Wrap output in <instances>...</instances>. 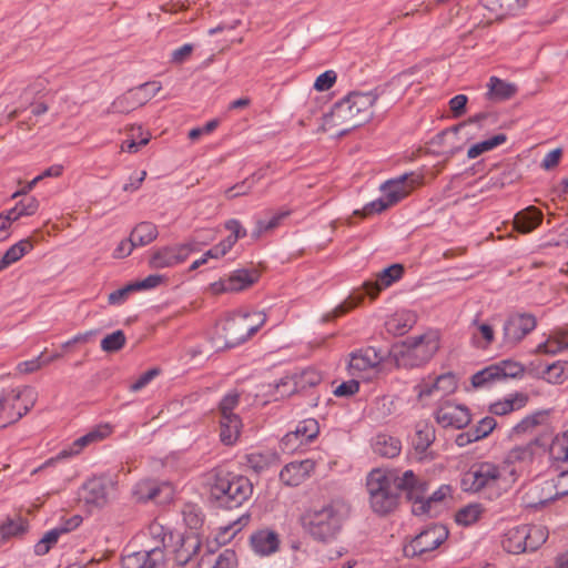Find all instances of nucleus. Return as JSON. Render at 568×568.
Segmentation results:
<instances>
[{
    "label": "nucleus",
    "mask_w": 568,
    "mask_h": 568,
    "mask_svg": "<svg viewBox=\"0 0 568 568\" xmlns=\"http://www.w3.org/2000/svg\"><path fill=\"white\" fill-rule=\"evenodd\" d=\"M358 125L372 116V108L378 99L377 91L352 92L346 95Z\"/></svg>",
    "instance_id": "28"
},
{
    "label": "nucleus",
    "mask_w": 568,
    "mask_h": 568,
    "mask_svg": "<svg viewBox=\"0 0 568 568\" xmlns=\"http://www.w3.org/2000/svg\"><path fill=\"white\" fill-rule=\"evenodd\" d=\"M372 448L375 454L386 457L394 458L402 452V443L398 438L388 434H377L372 440Z\"/></svg>",
    "instance_id": "37"
},
{
    "label": "nucleus",
    "mask_w": 568,
    "mask_h": 568,
    "mask_svg": "<svg viewBox=\"0 0 568 568\" xmlns=\"http://www.w3.org/2000/svg\"><path fill=\"white\" fill-rule=\"evenodd\" d=\"M250 521V515L244 514L236 520L230 523L226 526L220 527L217 540L220 542H227L236 536Z\"/></svg>",
    "instance_id": "55"
},
{
    "label": "nucleus",
    "mask_w": 568,
    "mask_h": 568,
    "mask_svg": "<svg viewBox=\"0 0 568 568\" xmlns=\"http://www.w3.org/2000/svg\"><path fill=\"white\" fill-rule=\"evenodd\" d=\"M547 453V442L537 437L527 444L516 445L504 456L501 464L506 471H510L514 484L525 474L534 463H540Z\"/></svg>",
    "instance_id": "8"
},
{
    "label": "nucleus",
    "mask_w": 568,
    "mask_h": 568,
    "mask_svg": "<svg viewBox=\"0 0 568 568\" xmlns=\"http://www.w3.org/2000/svg\"><path fill=\"white\" fill-rule=\"evenodd\" d=\"M537 321L531 314H515L504 324V338L506 344L515 345L527 334L535 329Z\"/></svg>",
    "instance_id": "23"
},
{
    "label": "nucleus",
    "mask_w": 568,
    "mask_h": 568,
    "mask_svg": "<svg viewBox=\"0 0 568 568\" xmlns=\"http://www.w3.org/2000/svg\"><path fill=\"white\" fill-rule=\"evenodd\" d=\"M549 531L544 525H519L507 529L501 538L503 548L514 555L535 551L548 539Z\"/></svg>",
    "instance_id": "9"
},
{
    "label": "nucleus",
    "mask_w": 568,
    "mask_h": 568,
    "mask_svg": "<svg viewBox=\"0 0 568 568\" xmlns=\"http://www.w3.org/2000/svg\"><path fill=\"white\" fill-rule=\"evenodd\" d=\"M404 275V267L402 264H392L388 267L384 268L377 274L375 282H365L363 288L365 294L371 296L372 298L376 297L378 293L397 281H399Z\"/></svg>",
    "instance_id": "27"
},
{
    "label": "nucleus",
    "mask_w": 568,
    "mask_h": 568,
    "mask_svg": "<svg viewBox=\"0 0 568 568\" xmlns=\"http://www.w3.org/2000/svg\"><path fill=\"white\" fill-rule=\"evenodd\" d=\"M497 422L494 417L486 416L480 419L476 426L466 435L462 434L457 437L456 442L459 446L465 445V443L477 442L480 440L493 433L496 428Z\"/></svg>",
    "instance_id": "39"
},
{
    "label": "nucleus",
    "mask_w": 568,
    "mask_h": 568,
    "mask_svg": "<svg viewBox=\"0 0 568 568\" xmlns=\"http://www.w3.org/2000/svg\"><path fill=\"white\" fill-rule=\"evenodd\" d=\"M315 469L312 459L295 460L286 464L280 471V480L291 487L304 483Z\"/></svg>",
    "instance_id": "26"
},
{
    "label": "nucleus",
    "mask_w": 568,
    "mask_h": 568,
    "mask_svg": "<svg viewBox=\"0 0 568 568\" xmlns=\"http://www.w3.org/2000/svg\"><path fill=\"white\" fill-rule=\"evenodd\" d=\"M28 523L21 517L8 519L0 526V546L11 538L21 537L28 531Z\"/></svg>",
    "instance_id": "44"
},
{
    "label": "nucleus",
    "mask_w": 568,
    "mask_h": 568,
    "mask_svg": "<svg viewBox=\"0 0 568 568\" xmlns=\"http://www.w3.org/2000/svg\"><path fill=\"white\" fill-rule=\"evenodd\" d=\"M257 273L248 270H236L227 276L211 283L206 291L212 295L236 293L252 286L257 281Z\"/></svg>",
    "instance_id": "16"
},
{
    "label": "nucleus",
    "mask_w": 568,
    "mask_h": 568,
    "mask_svg": "<svg viewBox=\"0 0 568 568\" xmlns=\"http://www.w3.org/2000/svg\"><path fill=\"white\" fill-rule=\"evenodd\" d=\"M568 348V327L567 328H557L551 332L548 338L538 344L535 353L537 354H546V355H556L559 352Z\"/></svg>",
    "instance_id": "35"
},
{
    "label": "nucleus",
    "mask_w": 568,
    "mask_h": 568,
    "mask_svg": "<svg viewBox=\"0 0 568 568\" xmlns=\"http://www.w3.org/2000/svg\"><path fill=\"white\" fill-rule=\"evenodd\" d=\"M113 432L109 423L92 427L87 434L73 440L69 446L60 450L55 457L57 460L72 458L80 455L88 446L97 444L108 438Z\"/></svg>",
    "instance_id": "18"
},
{
    "label": "nucleus",
    "mask_w": 568,
    "mask_h": 568,
    "mask_svg": "<svg viewBox=\"0 0 568 568\" xmlns=\"http://www.w3.org/2000/svg\"><path fill=\"white\" fill-rule=\"evenodd\" d=\"M182 515L185 525L192 530H196L203 525V514L197 505H184Z\"/></svg>",
    "instance_id": "60"
},
{
    "label": "nucleus",
    "mask_w": 568,
    "mask_h": 568,
    "mask_svg": "<svg viewBox=\"0 0 568 568\" xmlns=\"http://www.w3.org/2000/svg\"><path fill=\"white\" fill-rule=\"evenodd\" d=\"M448 536L446 526L429 525L404 544V555L407 558H428L447 540Z\"/></svg>",
    "instance_id": "11"
},
{
    "label": "nucleus",
    "mask_w": 568,
    "mask_h": 568,
    "mask_svg": "<svg viewBox=\"0 0 568 568\" xmlns=\"http://www.w3.org/2000/svg\"><path fill=\"white\" fill-rule=\"evenodd\" d=\"M470 339L473 345L486 349L495 339V329L487 321L475 318L469 325Z\"/></svg>",
    "instance_id": "33"
},
{
    "label": "nucleus",
    "mask_w": 568,
    "mask_h": 568,
    "mask_svg": "<svg viewBox=\"0 0 568 568\" xmlns=\"http://www.w3.org/2000/svg\"><path fill=\"white\" fill-rule=\"evenodd\" d=\"M239 561L234 550L225 549L215 556V568H237Z\"/></svg>",
    "instance_id": "64"
},
{
    "label": "nucleus",
    "mask_w": 568,
    "mask_h": 568,
    "mask_svg": "<svg viewBox=\"0 0 568 568\" xmlns=\"http://www.w3.org/2000/svg\"><path fill=\"white\" fill-rule=\"evenodd\" d=\"M457 379L454 374L429 375L423 378L415 387L419 399L439 398L454 393Z\"/></svg>",
    "instance_id": "15"
},
{
    "label": "nucleus",
    "mask_w": 568,
    "mask_h": 568,
    "mask_svg": "<svg viewBox=\"0 0 568 568\" xmlns=\"http://www.w3.org/2000/svg\"><path fill=\"white\" fill-rule=\"evenodd\" d=\"M40 207L39 201L34 196L24 197L16 203V205L9 210H6L11 221L14 223L21 217L34 215Z\"/></svg>",
    "instance_id": "43"
},
{
    "label": "nucleus",
    "mask_w": 568,
    "mask_h": 568,
    "mask_svg": "<svg viewBox=\"0 0 568 568\" xmlns=\"http://www.w3.org/2000/svg\"><path fill=\"white\" fill-rule=\"evenodd\" d=\"M69 531V528H52L48 530L42 538L34 545V554L38 556L47 555L58 542L60 536Z\"/></svg>",
    "instance_id": "52"
},
{
    "label": "nucleus",
    "mask_w": 568,
    "mask_h": 568,
    "mask_svg": "<svg viewBox=\"0 0 568 568\" xmlns=\"http://www.w3.org/2000/svg\"><path fill=\"white\" fill-rule=\"evenodd\" d=\"M382 359V355L373 347L354 352L348 361V374L362 382H371L379 376Z\"/></svg>",
    "instance_id": "12"
},
{
    "label": "nucleus",
    "mask_w": 568,
    "mask_h": 568,
    "mask_svg": "<svg viewBox=\"0 0 568 568\" xmlns=\"http://www.w3.org/2000/svg\"><path fill=\"white\" fill-rule=\"evenodd\" d=\"M493 10L499 16H513L526 8L528 0H489Z\"/></svg>",
    "instance_id": "57"
},
{
    "label": "nucleus",
    "mask_w": 568,
    "mask_h": 568,
    "mask_svg": "<svg viewBox=\"0 0 568 568\" xmlns=\"http://www.w3.org/2000/svg\"><path fill=\"white\" fill-rule=\"evenodd\" d=\"M528 395L525 393H513L496 400L489 406V412L494 415L504 416L511 412L524 408L528 403Z\"/></svg>",
    "instance_id": "34"
},
{
    "label": "nucleus",
    "mask_w": 568,
    "mask_h": 568,
    "mask_svg": "<svg viewBox=\"0 0 568 568\" xmlns=\"http://www.w3.org/2000/svg\"><path fill=\"white\" fill-rule=\"evenodd\" d=\"M248 339L237 312L217 324L213 336L215 347H235Z\"/></svg>",
    "instance_id": "14"
},
{
    "label": "nucleus",
    "mask_w": 568,
    "mask_h": 568,
    "mask_svg": "<svg viewBox=\"0 0 568 568\" xmlns=\"http://www.w3.org/2000/svg\"><path fill=\"white\" fill-rule=\"evenodd\" d=\"M246 462L250 468L261 471L276 462V454L273 452H252L247 454Z\"/></svg>",
    "instance_id": "54"
},
{
    "label": "nucleus",
    "mask_w": 568,
    "mask_h": 568,
    "mask_svg": "<svg viewBox=\"0 0 568 568\" xmlns=\"http://www.w3.org/2000/svg\"><path fill=\"white\" fill-rule=\"evenodd\" d=\"M539 376L549 384H562L568 379V362L556 361L547 365Z\"/></svg>",
    "instance_id": "45"
},
{
    "label": "nucleus",
    "mask_w": 568,
    "mask_h": 568,
    "mask_svg": "<svg viewBox=\"0 0 568 568\" xmlns=\"http://www.w3.org/2000/svg\"><path fill=\"white\" fill-rule=\"evenodd\" d=\"M318 433L320 426L316 419H304L296 425L294 430L288 432L282 438V446L284 449L293 452L312 442Z\"/></svg>",
    "instance_id": "20"
},
{
    "label": "nucleus",
    "mask_w": 568,
    "mask_h": 568,
    "mask_svg": "<svg viewBox=\"0 0 568 568\" xmlns=\"http://www.w3.org/2000/svg\"><path fill=\"white\" fill-rule=\"evenodd\" d=\"M164 550L159 545L128 552L122 557L123 568H164Z\"/></svg>",
    "instance_id": "19"
},
{
    "label": "nucleus",
    "mask_w": 568,
    "mask_h": 568,
    "mask_svg": "<svg viewBox=\"0 0 568 568\" xmlns=\"http://www.w3.org/2000/svg\"><path fill=\"white\" fill-rule=\"evenodd\" d=\"M542 221V212L535 206L518 212L514 217V227L520 233H530Z\"/></svg>",
    "instance_id": "38"
},
{
    "label": "nucleus",
    "mask_w": 568,
    "mask_h": 568,
    "mask_svg": "<svg viewBox=\"0 0 568 568\" xmlns=\"http://www.w3.org/2000/svg\"><path fill=\"white\" fill-rule=\"evenodd\" d=\"M158 235V227L153 223L142 222L132 230L130 237L136 246H145L153 242Z\"/></svg>",
    "instance_id": "50"
},
{
    "label": "nucleus",
    "mask_w": 568,
    "mask_h": 568,
    "mask_svg": "<svg viewBox=\"0 0 568 568\" xmlns=\"http://www.w3.org/2000/svg\"><path fill=\"white\" fill-rule=\"evenodd\" d=\"M237 314L243 321V326L248 338L256 334L267 320L266 314L261 311H240Z\"/></svg>",
    "instance_id": "51"
},
{
    "label": "nucleus",
    "mask_w": 568,
    "mask_h": 568,
    "mask_svg": "<svg viewBox=\"0 0 568 568\" xmlns=\"http://www.w3.org/2000/svg\"><path fill=\"white\" fill-rule=\"evenodd\" d=\"M342 514L335 505H327L321 509H311L303 516L304 528L318 540L334 538L342 527Z\"/></svg>",
    "instance_id": "10"
},
{
    "label": "nucleus",
    "mask_w": 568,
    "mask_h": 568,
    "mask_svg": "<svg viewBox=\"0 0 568 568\" xmlns=\"http://www.w3.org/2000/svg\"><path fill=\"white\" fill-rule=\"evenodd\" d=\"M140 103H138V99L135 98L132 90L128 91L123 95L116 98L112 104L110 105L108 112L109 113H129L138 108H140Z\"/></svg>",
    "instance_id": "53"
},
{
    "label": "nucleus",
    "mask_w": 568,
    "mask_h": 568,
    "mask_svg": "<svg viewBox=\"0 0 568 568\" xmlns=\"http://www.w3.org/2000/svg\"><path fill=\"white\" fill-rule=\"evenodd\" d=\"M44 354H45V351H43L37 357L18 363L16 366V372L18 374L27 375V374H31V373L40 371L43 366H45L44 365Z\"/></svg>",
    "instance_id": "62"
},
{
    "label": "nucleus",
    "mask_w": 568,
    "mask_h": 568,
    "mask_svg": "<svg viewBox=\"0 0 568 568\" xmlns=\"http://www.w3.org/2000/svg\"><path fill=\"white\" fill-rule=\"evenodd\" d=\"M435 420L444 428L462 429L471 422V414L467 406L448 400L436 409Z\"/></svg>",
    "instance_id": "17"
},
{
    "label": "nucleus",
    "mask_w": 568,
    "mask_h": 568,
    "mask_svg": "<svg viewBox=\"0 0 568 568\" xmlns=\"http://www.w3.org/2000/svg\"><path fill=\"white\" fill-rule=\"evenodd\" d=\"M297 375L285 376L276 384V390L281 397H286L297 392Z\"/></svg>",
    "instance_id": "63"
},
{
    "label": "nucleus",
    "mask_w": 568,
    "mask_h": 568,
    "mask_svg": "<svg viewBox=\"0 0 568 568\" xmlns=\"http://www.w3.org/2000/svg\"><path fill=\"white\" fill-rule=\"evenodd\" d=\"M404 474L393 469L375 468L366 477V490L371 509L377 515H387L396 509L400 491H406L403 485Z\"/></svg>",
    "instance_id": "2"
},
{
    "label": "nucleus",
    "mask_w": 568,
    "mask_h": 568,
    "mask_svg": "<svg viewBox=\"0 0 568 568\" xmlns=\"http://www.w3.org/2000/svg\"><path fill=\"white\" fill-rule=\"evenodd\" d=\"M552 462L568 460V430L555 436L550 444L547 443V453Z\"/></svg>",
    "instance_id": "49"
},
{
    "label": "nucleus",
    "mask_w": 568,
    "mask_h": 568,
    "mask_svg": "<svg viewBox=\"0 0 568 568\" xmlns=\"http://www.w3.org/2000/svg\"><path fill=\"white\" fill-rule=\"evenodd\" d=\"M250 544L254 554L261 557H267L278 550L280 538L278 535L271 529H261L251 536Z\"/></svg>",
    "instance_id": "29"
},
{
    "label": "nucleus",
    "mask_w": 568,
    "mask_h": 568,
    "mask_svg": "<svg viewBox=\"0 0 568 568\" xmlns=\"http://www.w3.org/2000/svg\"><path fill=\"white\" fill-rule=\"evenodd\" d=\"M423 182V175L416 172L405 173L398 178L386 181L381 185L382 196L367 203L364 215L381 213L405 199Z\"/></svg>",
    "instance_id": "6"
},
{
    "label": "nucleus",
    "mask_w": 568,
    "mask_h": 568,
    "mask_svg": "<svg viewBox=\"0 0 568 568\" xmlns=\"http://www.w3.org/2000/svg\"><path fill=\"white\" fill-rule=\"evenodd\" d=\"M161 490L165 491V499H170L173 494V488L169 484L161 486L155 485L152 481H141L136 485L134 494L140 500L156 499Z\"/></svg>",
    "instance_id": "42"
},
{
    "label": "nucleus",
    "mask_w": 568,
    "mask_h": 568,
    "mask_svg": "<svg viewBox=\"0 0 568 568\" xmlns=\"http://www.w3.org/2000/svg\"><path fill=\"white\" fill-rule=\"evenodd\" d=\"M192 250L193 248L190 244L162 247L151 255L149 265L150 267L156 270L173 267L184 262L189 257Z\"/></svg>",
    "instance_id": "21"
},
{
    "label": "nucleus",
    "mask_w": 568,
    "mask_h": 568,
    "mask_svg": "<svg viewBox=\"0 0 568 568\" xmlns=\"http://www.w3.org/2000/svg\"><path fill=\"white\" fill-rule=\"evenodd\" d=\"M396 410L393 396L376 397L368 407V416L376 422H383Z\"/></svg>",
    "instance_id": "41"
},
{
    "label": "nucleus",
    "mask_w": 568,
    "mask_h": 568,
    "mask_svg": "<svg viewBox=\"0 0 568 568\" xmlns=\"http://www.w3.org/2000/svg\"><path fill=\"white\" fill-rule=\"evenodd\" d=\"M219 425L220 440L226 446L234 445L239 440L243 427L241 417L239 415L220 416Z\"/></svg>",
    "instance_id": "32"
},
{
    "label": "nucleus",
    "mask_w": 568,
    "mask_h": 568,
    "mask_svg": "<svg viewBox=\"0 0 568 568\" xmlns=\"http://www.w3.org/2000/svg\"><path fill=\"white\" fill-rule=\"evenodd\" d=\"M484 514V507L478 503L468 504L455 514L457 525L468 527L476 524Z\"/></svg>",
    "instance_id": "48"
},
{
    "label": "nucleus",
    "mask_w": 568,
    "mask_h": 568,
    "mask_svg": "<svg viewBox=\"0 0 568 568\" xmlns=\"http://www.w3.org/2000/svg\"><path fill=\"white\" fill-rule=\"evenodd\" d=\"M506 141V135L497 134L485 141L471 145L467 151L468 159H476L485 152L491 151Z\"/></svg>",
    "instance_id": "56"
},
{
    "label": "nucleus",
    "mask_w": 568,
    "mask_h": 568,
    "mask_svg": "<svg viewBox=\"0 0 568 568\" xmlns=\"http://www.w3.org/2000/svg\"><path fill=\"white\" fill-rule=\"evenodd\" d=\"M439 347V332L427 329L420 335L406 338L395 352V358L400 366H419L430 361Z\"/></svg>",
    "instance_id": "5"
},
{
    "label": "nucleus",
    "mask_w": 568,
    "mask_h": 568,
    "mask_svg": "<svg viewBox=\"0 0 568 568\" xmlns=\"http://www.w3.org/2000/svg\"><path fill=\"white\" fill-rule=\"evenodd\" d=\"M288 215L287 211H278L274 213L268 220H256V227L252 232V236L257 239L260 237L264 232L271 231L275 227H277L283 219H285Z\"/></svg>",
    "instance_id": "58"
},
{
    "label": "nucleus",
    "mask_w": 568,
    "mask_h": 568,
    "mask_svg": "<svg viewBox=\"0 0 568 568\" xmlns=\"http://www.w3.org/2000/svg\"><path fill=\"white\" fill-rule=\"evenodd\" d=\"M547 416L548 414L546 410H537L525 416L509 430L508 437L510 439H516L532 433L538 426L546 422Z\"/></svg>",
    "instance_id": "36"
},
{
    "label": "nucleus",
    "mask_w": 568,
    "mask_h": 568,
    "mask_svg": "<svg viewBox=\"0 0 568 568\" xmlns=\"http://www.w3.org/2000/svg\"><path fill=\"white\" fill-rule=\"evenodd\" d=\"M524 374V366L511 359L491 364L471 376L475 388L489 387L508 378H517Z\"/></svg>",
    "instance_id": "13"
},
{
    "label": "nucleus",
    "mask_w": 568,
    "mask_h": 568,
    "mask_svg": "<svg viewBox=\"0 0 568 568\" xmlns=\"http://www.w3.org/2000/svg\"><path fill=\"white\" fill-rule=\"evenodd\" d=\"M80 500L89 510L104 507L109 501V485L103 478L89 479L81 487Z\"/></svg>",
    "instance_id": "22"
},
{
    "label": "nucleus",
    "mask_w": 568,
    "mask_h": 568,
    "mask_svg": "<svg viewBox=\"0 0 568 568\" xmlns=\"http://www.w3.org/2000/svg\"><path fill=\"white\" fill-rule=\"evenodd\" d=\"M206 486L212 499L223 507L243 505L253 494L251 480L224 469H213L206 475Z\"/></svg>",
    "instance_id": "3"
},
{
    "label": "nucleus",
    "mask_w": 568,
    "mask_h": 568,
    "mask_svg": "<svg viewBox=\"0 0 568 568\" xmlns=\"http://www.w3.org/2000/svg\"><path fill=\"white\" fill-rule=\"evenodd\" d=\"M225 229L231 232V234L221 241L216 245V250L214 251L217 255H225L231 251V248L235 245V243L246 236V230L242 226L241 222L237 220H229L225 223Z\"/></svg>",
    "instance_id": "40"
},
{
    "label": "nucleus",
    "mask_w": 568,
    "mask_h": 568,
    "mask_svg": "<svg viewBox=\"0 0 568 568\" xmlns=\"http://www.w3.org/2000/svg\"><path fill=\"white\" fill-rule=\"evenodd\" d=\"M161 89L162 85L160 82L151 81L132 89V91L135 98L138 99V103H140V105L142 106L146 102H149L153 97H155Z\"/></svg>",
    "instance_id": "59"
},
{
    "label": "nucleus",
    "mask_w": 568,
    "mask_h": 568,
    "mask_svg": "<svg viewBox=\"0 0 568 568\" xmlns=\"http://www.w3.org/2000/svg\"><path fill=\"white\" fill-rule=\"evenodd\" d=\"M406 494L412 501V511L416 516L436 517L447 508L453 499V488L440 485L433 494L426 496L427 483L416 477L413 470L404 471Z\"/></svg>",
    "instance_id": "4"
},
{
    "label": "nucleus",
    "mask_w": 568,
    "mask_h": 568,
    "mask_svg": "<svg viewBox=\"0 0 568 568\" xmlns=\"http://www.w3.org/2000/svg\"><path fill=\"white\" fill-rule=\"evenodd\" d=\"M38 394L31 386L8 388L0 394V429L20 420L36 404Z\"/></svg>",
    "instance_id": "7"
},
{
    "label": "nucleus",
    "mask_w": 568,
    "mask_h": 568,
    "mask_svg": "<svg viewBox=\"0 0 568 568\" xmlns=\"http://www.w3.org/2000/svg\"><path fill=\"white\" fill-rule=\"evenodd\" d=\"M32 243L29 240H21L16 244L11 245L3 256L0 258V271L7 268L11 264L18 262L28 252L32 250Z\"/></svg>",
    "instance_id": "47"
},
{
    "label": "nucleus",
    "mask_w": 568,
    "mask_h": 568,
    "mask_svg": "<svg viewBox=\"0 0 568 568\" xmlns=\"http://www.w3.org/2000/svg\"><path fill=\"white\" fill-rule=\"evenodd\" d=\"M487 88L489 97L496 100L510 99L517 92L516 84L506 82L497 77L489 78Z\"/></svg>",
    "instance_id": "46"
},
{
    "label": "nucleus",
    "mask_w": 568,
    "mask_h": 568,
    "mask_svg": "<svg viewBox=\"0 0 568 568\" xmlns=\"http://www.w3.org/2000/svg\"><path fill=\"white\" fill-rule=\"evenodd\" d=\"M125 341L126 338L124 333L119 329L106 335L101 341V348L108 353L118 352L125 345Z\"/></svg>",
    "instance_id": "61"
},
{
    "label": "nucleus",
    "mask_w": 568,
    "mask_h": 568,
    "mask_svg": "<svg viewBox=\"0 0 568 568\" xmlns=\"http://www.w3.org/2000/svg\"><path fill=\"white\" fill-rule=\"evenodd\" d=\"M324 125L328 128H335L339 125H348L349 128H355L358 125V121L352 113V108L349 106L346 97L336 102L332 111L325 115Z\"/></svg>",
    "instance_id": "30"
},
{
    "label": "nucleus",
    "mask_w": 568,
    "mask_h": 568,
    "mask_svg": "<svg viewBox=\"0 0 568 568\" xmlns=\"http://www.w3.org/2000/svg\"><path fill=\"white\" fill-rule=\"evenodd\" d=\"M416 322L417 316L413 311L398 310L387 317L385 327L387 332L393 335H404L416 324Z\"/></svg>",
    "instance_id": "31"
},
{
    "label": "nucleus",
    "mask_w": 568,
    "mask_h": 568,
    "mask_svg": "<svg viewBox=\"0 0 568 568\" xmlns=\"http://www.w3.org/2000/svg\"><path fill=\"white\" fill-rule=\"evenodd\" d=\"M501 462H480L474 464L462 478L465 491L479 493L489 499H496L515 485Z\"/></svg>",
    "instance_id": "1"
},
{
    "label": "nucleus",
    "mask_w": 568,
    "mask_h": 568,
    "mask_svg": "<svg viewBox=\"0 0 568 568\" xmlns=\"http://www.w3.org/2000/svg\"><path fill=\"white\" fill-rule=\"evenodd\" d=\"M435 438V428L429 420L423 419L415 424L412 445L419 460L434 458V455L428 453V448L434 443Z\"/></svg>",
    "instance_id": "24"
},
{
    "label": "nucleus",
    "mask_w": 568,
    "mask_h": 568,
    "mask_svg": "<svg viewBox=\"0 0 568 568\" xmlns=\"http://www.w3.org/2000/svg\"><path fill=\"white\" fill-rule=\"evenodd\" d=\"M555 484L551 479L541 480L531 485L523 495V503L527 508H540L557 499Z\"/></svg>",
    "instance_id": "25"
}]
</instances>
